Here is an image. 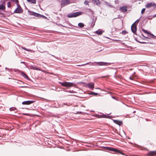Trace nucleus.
I'll list each match as a JSON object with an SVG mask.
<instances>
[{
    "mask_svg": "<svg viewBox=\"0 0 156 156\" xmlns=\"http://www.w3.org/2000/svg\"><path fill=\"white\" fill-rule=\"evenodd\" d=\"M82 14V12H77L68 14L67 15V16L68 18H69L76 17L81 15Z\"/></svg>",
    "mask_w": 156,
    "mask_h": 156,
    "instance_id": "obj_1",
    "label": "nucleus"
},
{
    "mask_svg": "<svg viewBox=\"0 0 156 156\" xmlns=\"http://www.w3.org/2000/svg\"><path fill=\"white\" fill-rule=\"evenodd\" d=\"M89 63L88 64H89L90 66H93V65H98L99 66H107L108 65V64H109L107 62H89Z\"/></svg>",
    "mask_w": 156,
    "mask_h": 156,
    "instance_id": "obj_2",
    "label": "nucleus"
},
{
    "mask_svg": "<svg viewBox=\"0 0 156 156\" xmlns=\"http://www.w3.org/2000/svg\"><path fill=\"white\" fill-rule=\"evenodd\" d=\"M59 83L62 86L67 87H71L74 86L73 83H72L67 82L62 83L59 82Z\"/></svg>",
    "mask_w": 156,
    "mask_h": 156,
    "instance_id": "obj_3",
    "label": "nucleus"
},
{
    "mask_svg": "<svg viewBox=\"0 0 156 156\" xmlns=\"http://www.w3.org/2000/svg\"><path fill=\"white\" fill-rule=\"evenodd\" d=\"M105 148H106V150L116 152L122 155L124 154L123 153L121 152L119 150L116 149L108 147H105Z\"/></svg>",
    "mask_w": 156,
    "mask_h": 156,
    "instance_id": "obj_4",
    "label": "nucleus"
},
{
    "mask_svg": "<svg viewBox=\"0 0 156 156\" xmlns=\"http://www.w3.org/2000/svg\"><path fill=\"white\" fill-rule=\"evenodd\" d=\"M70 3L69 0H62L61 2V7H63Z\"/></svg>",
    "mask_w": 156,
    "mask_h": 156,
    "instance_id": "obj_5",
    "label": "nucleus"
},
{
    "mask_svg": "<svg viewBox=\"0 0 156 156\" xmlns=\"http://www.w3.org/2000/svg\"><path fill=\"white\" fill-rule=\"evenodd\" d=\"M131 30L132 31L134 34H135V33L136 32V24H135V23H133L131 27Z\"/></svg>",
    "mask_w": 156,
    "mask_h": 156,
    "instance_id": "obj_6",
    "label": "nucleus"
},
{
    "mask_svg": "<svg viewBox=\"0 0 156 156\" xmlns=\"http://www.w3.org/2000/svg\"><path fill=\"white\" fill-rule=\"evenodd\" d=\"M94 83L93 82H90L86 84V86L87 87H88L92 90H93L94 88Z\"/></svg>",
    "mask_w": 156,
    "mask_h": 156,
    "instance_id": "obj_7",
    "label": "nucleus"
},
{
    "mask_svg": "<svg viewBox=\"0 0 156 156\" xmlns=\"http://www.w3.org/2000/svg\"><path fill=\"white\" fill-rule=\"evenodd\" d=\"M151 7H156V4L154 3L150 2L147 4L146 5V7L147 8H150Z\"/></svg>",
    "mask_w": 156,
    "mask_h": 156,
    "instance_id": "obj_8",
    "label": "nucleus"
},
{
    "mask_svg": "<svg viewBox=\"0 0 156 156\" xmlns=\"http://www.w3.org/2000/svg\"><path fill=\"white\" fill-rule=\"evenodd\" d=\"M23 12V10L21 8H17L14 11V13H21Z\"/></svg>",
    "mask_w": 156,
    "mask_h": 156,
    "instance_id": "obj_9",
    "label": "nucleus"
},
{
    "mask_svg": "<svg viewBox=\"0 0 156 156\" xmlns=\"http://www.w3.org/2000/svg\"><path fill=\"white\" fill-rule=\"evenodd\" d=\"M34 102V101H27L23 102L22 104L23 105H29L33 103Z\"/></svg>",
    "mask_w": 156,
    "mask_h": 156,
    "instance_id": "obj_10",
    "label": "nucleus"
},
{
    "mask_svg": "<svg viewBox=\"0 0 156 156\" xmlns=\"http://www.w3.org/2000/svg\"><path fill=\"white\" fill-rule=\"evenodd\" d=\"M156 155V151H151L147 153V155L149 156H153Z\"/></svg>",
    "mask_w": 156,
    "mask_h": 156,
    "instance_id": "obj_11",
    "label": "nucleus"
},
{
    "mask_svg": "<svg viewBox=\"0 0 156 156\" xmlns=\"http://www.w3.org/2000/svg\"><path fill=\"white\" fill-rule=\"evenodd\" d=\"M120 10L123 12H125L127 11V7L126 6H123L120 8Z\"/></svg>",
    "mask_w": 156,
    "mask_h": 156,
    "instance_id": "obj_12",
    "label": "nucleus"
},
{
    "mask_svg": "<svg viewBox=\"0 0 156 156\" xmlns=\"http://www.w3.org/2000/svg\"><path fill=\"white\" fill-rule=\"evenodd\" d=\"M142 30L144 33L151 35V37L153 38L155 37V36L153 34H151V33L148 32L146 30H145L144 29H142Z\"/></svg>",
    "mask_w": 156,
    "mask_h": 156,
    "instance_id": "obj_13",
    "label": "nucleus"
},
{
    "mask_svg": "<svg viewBox=\"0 0 156 156\" xmlns=\"http://www.w3.org/2000/svg\"><path fill=\"white\" fill-rule=\"evenodd\" d=\"M100 117L101 118H112V117L111 116L107 115L104 114L100 115Z\"/></svg>",
    "mask_w": 156,
    "mask_h": 156,
    "instance_id": "obj_14",
    "label": "nucleus"
},
{
    "mask_svg": "<svg viewBox=\"0 0 156 156\" xmlns=\"http://www.w3.org/2000/svg\"><path fill=\"white\" fill-rule=\"evenodd\" d=\"M92 1L95 4L97 5H98L100 4V2L99 0H92Z\"/></svg>",
    "mask_w": 156,
    "mask_h": 156,
    "instance_id": "obj_15",
    "label": "nucleus"
},
{
    "mask_svg": "<svg viewBox=\"0 0 156 156\" xmlns=\"http://www.w3.org/2000/svg\"><path fill=\"white\" fill-rule=\"evenodd\" d=\"M114 122L116 124L119 125L120 126L121 124H122V122L121 121H119L117 120H114Z\"/></svg>",
    "mask_w": 156,
    "mask_h": 156,
    "instance_id": "obj_16",
    "label": "nucleus"
},
{
    "mask_svg": "<svg viewBox=\"0 0 156 156\" xmlns=\"http://www.w3.org/2000/svg\"><path fill=\"white\" fill-rule=\"evenodd\" d=\"M21 76L27 79H28V77L24 73L22 72L21 73Z\"/></svg>",
    "mask_w": 156,
    "mask_h": 156,
    "instance_id": "obj_17",
    "label": "nucleus"
},
{
    "mask_svg": "<svg viewBox=\"0 0 156 156\" xmlns=\"http://www.w3.org/2000/svg\"><path fill=\"white\" fill-rule=\"evenodd\" d=\"M5 5L2 4L0 5V10H4L5 9Z\"/></svg>",
    "mask_w": 156,
    "mask_h": 156,
    "instance_id": "obj_18",
    "label": "nucleus"
},
{
    "mask_svg": "<svg viewBox=\"0 0 156 156\" xmlns=\"http://www.w3.org/2000/svg\"><path fill=\"white\" fill-rule=\"evenodd\" d=\"M84 24L83 23H80L78 24V26L80 28L83 27L84 26Z\"/></svg>",
    "mask_w": 156,
    "mask_h": 156,
    "instance_id": "obj_19",
    "label": "nucleus"
},
{
    "mask_svg": "<svg viewBox=\"0 0 156 156\" xmlns=\"http://www.w3.org/2000/svg\"><path fill=\"white\" fill-rule=\"evenodd\" d=\"M29 2H31L32 3L35 4L36 3V0H27Z\"/></svg>",
    "mask_w": 156,
    "mask_h": 156,
    "instance_id": "obj_20",
    "label": "nucleus"
},
{
    "mask_svg": "<svg viewBox=\"0 0 156 156\" xmlns=\"http://www.w3.org/2000/svg\"><path fill=\"white\" fill-rule=\"evenodd\" d=\"M33 15L34 16L37 17H40V14L35 12H33Z\"/></svg>",
    "mask_w": 156,
    "mask_h": 156,
    "instance_id": "obj_21",
    "label": "nucleus"
},
{
    "mask_svg": "<svg viewBox=\"0 0 156 156\" xmlns=\"http://www.w3.org/2000/svg\"><path fill=\"white\" fill-rule=\"evenodd\" d=\"M102 32L101 30H97L96 31V33L99 35H100L102 34Z\"/></svg>",
    "mask_w": 156,
    "mask_h": 156,
    "instance_id": "obj_22",
    "label": "nucleus"
},
{
    "mask_svg": "<svg viewBox=\"0 0 156 156\" xmlns=\"http://www.w3.org/2000/svg\"><path fill=\"white\" fill-rule=\"evenodd\" d=\"M30 68L31 69H35V70H39V69L35 67L34 66H30Z\"/></svg>",
    "mask_w": 156,
    "mask_h": 156,
    "instance_id": "obj_23",
    "label": "nucleus"
},
{
    "mask_svg": "<svg viewBox=\"0 0 156 156\" xmlns=\"http://www.w3.org/2000/svg\"><path fill=\"white\" fill-rule=\"evenodd\" d=\"M21 48L25 50L26 51H31L30 50L28 49L25 48V47H23V46L21 47Z\"/></svg>",
    "mask_w": 156,
    "mask_h": 156,
    "instance_id": "obj_24",
    "label": "nucleus"
},
{
    "mask_svg": "<svg viewBox=\"0 0 156 156\" xmlns=\"http://www.w3.org/2000/svg\"><path fill=\"white\" fill-rule=\"evenodd\" d=\"M7 7L10 8L11 7V3L10 2H9L7 3Z\"/></svg>",
    "mask_w": 156,
    "mask_h": 156,
    "instance_id": "obj_25",
    "label": "nucleus"
},
{
    "mask_svg": "<svg viewBox=\"0 0 156 156\" xmlns=\"http://www.w3.org/2000/svg\"><path fill=\"white\" fill-rule=\"evenodd\" d=\"M90 94L94 95V96H96L98 94V93H94L93 92H92Z\"/></svg>",
    "mask_w": 156,
    "mask_h": 156,
    "instance_id": "obj_26",
    "label": "nucleus"
},
{
    "mask_svg": "<svg viewBox=\"0 0 156 156\" xmlns=\"http://www.w3.org/2000/svg\"><path fill=\"white\" fill-rule=\"evenodd\" d=\"M9 109L10 111H15V110H16V109L15 108H9Z\"/></svg>",
    "mask_w": 156,
    "mask_h": 156,
    "instance_id": "obj_27",
    "label": "nucleus"
},
{
    "mask_svg": "<svg viewBox=\"0 0 156 156\" xmlns=\"http://www.w3.org/2000/svg\"><path fill=\"white\" fill-rule=\"evenodd\" d=\"M84 3L85 5H88L89 4V2L88 1L86 0L84 2Z\"/></svg>",
    "mask_w": 156,
    "mask_h": 156,
    "instance_id": "obj_28",
    "label": "nucleus"
},
{
    "mask_svg": "<svg viewBox=\"0 0 156 156\" xmlns=\"http://www.w3.org/2000/svg\"><path fill=\"white\" fill-rule=\"evenodd\" d=\"M145 8L143 9L141 11V14H143L144 12H145Z\"/></svg>",
    "mask_w": 156,
    "mask_h": 156,
    "instance_id": "obj_29",
    "label": "nucleus"
},
{
    "mask_svg": "<svg viewBox=\"0 0 156 156\" xmlns=\"http://www.w3.org/2000/svg\"><path fill=\"white\" fill-rule=\"evenodd\" d=\"M89 63H87L86 64H82V65H77V66H84L85 65H87V64H88Z\"/></svg>",
    "mask_w": 156,
    "mask_h": 156,
    "instance_id": "obj_30",
    "label": "nucleus"
},
{
    "mask_svg": "<svg viewBox=\"0 0 156 156\" xmlns=\"http://www.w3.org/2000/svg\"><path fill=\"white\" fill-rule=\"evenodd\" d=\"M66 92H69V93H74V91H73V90H72V91H71V90H66Z\"/></svg>",
    "mask_w": 156,
    "mask_h": 156,
    "instance_id": "obj_31",
    "label": "nucleus"
},
{
    "mask_svg": "<svg viewBox=\"0 0 156 156\" xmlns=\"http://www.w3.org/2000/svg\"><path fill=\"white\" fill-rule=\"evenodd\" d=\"M40 17H43V18H46V17L45 16H44L43 15H41V14H40Z\"/></svg>",
    "mask_w": 156,
    "mask_h": 156,
    "instance_id": "obj_32",
    "label": "nucleus"
},
{
    "mask_svg": "<svg viewBox=\"0 0 156 156\" xmlns=\"http://www.w3.org/2000/svg\"><path fill=\"white\" fill-rule=\"evenodd\" d=\"M133 78H134L132 76H130L129 78V80H133Z\"/></svg>",
    "mask_w": 156,
    "mask_h": 156,
    "instance_id": "obj_33",
    "label": "nucleus"
},
{
    "mask_svg": "<svg viewBox=\"0 0 156 156\" xmlns=\"http://www.w3.org/2000/svg\"><path fill=\"white\" fill-rule=\"evenodd\" d=\"M106 5H108V6L111 7H112V6L111 5H110L108 3V2H106Z\"/></svg>",
    "mask_w": 156,
    "mask_h": 156,
    "instance_id": "obj_34",
    "label": "nucleus"
},
{
    "mask_svg": "<svg viewBox=\"0 0 156 156\" xmlns=\"http://www.w3.org/2000/svg\"><path fill=\"white\" fill-rule=\"evenodd\" d=\"M139 20V19H138L134 23H135V24H136V23H137L138 22V21Z\"/></svg>",
    "mask_w": 156,
    "mask_h": 156,
    "instance_id": "obj_35",
    "label": "nucleus"
},
{
    "mask_svg": "<svg viewBox=\"0 0 156 156\" xmlns=\"http://www.w3.org/2000/svg\"><path fill=\"white\" fill-rule=\"evenodd\" d=\"M17 8H21L20 5L19 4V3L17 4Z\"/></svg>",
    "mask_w": 156,
    "mask_h": 156,
    "instance_id": "obj_36",
    "label": "nucleus"
},
{
    "mask_svg": "<svg viewBox=\"0 0 156 156\" xmlns=\"http://www.w3.org/2000/svg\"><path fill=\"white\" fill-rule=\"evenodd\" d=\"M123 34H126V31L125 30L122 31V32Z\"/></svg>",
    "mask_w": 156,
    "mask_h": 156,
    "instance_id": "obj_37",
    "label": "nucleus"
},
{
    "mask_svg": "<svg viewBox=\"0 0 156 156\" xmlns=\"http://www.w3.org/2000/svg\"><path fill=\"white\" fill-rule=\"evenodd\" d=\"M88 9V10H89V12H93L92 10L91 9Z\"/></svg>",
    "mask_w": 156,
    "mask_h": 156,
    "instance_id": "obj_38",
    "label": "nucleus"
},
{
    "mask_svg": "<svg viewBox=\"0 0 156 156\" xmlns=\"http://www.w3.org/2000/svg\"><path fill=\"white\" fill-rule=\"evenodd\" d=\"M18 0H16V4L18 3Z\"/></svg>",
    "mask_w": 156,
    "mask_h": 156,
    "instance_id": "obj_39",
    "label": "nucleus"
},
{
    "mask_svg": "<svg viewBox=\"0 0 156 156\" xmlns=\"http://www.w3.org/2000/svg\"><path fill=\"white\" fill-rule=\"evenodd\" d=\"M142 36H143V37H145L146 38H147V39H150V38H148V37H144V35L143 34H142Z\"/></svg>",
    "mask_w": 156,
    "mask_h": 156,
    "instance_id": "obj_40",
    "label": "nucleus"
},
{
    "mask_svg": "<svg viewBox=\"0 0 156 156\" xmlns=\"http://www.w3.org/2000/svg\"><path fill=\"white\" fill-rule=\"evenodd\" d=\"M112 98H113L114 99H116L115 98V97H114V96H112Z\"/></svg>",
    "mask_w": 156,
    "mask_h": 156,
    "instance_id": "obj_41",
    "label": "nucleus"
},
{
    "mask_svg": "<svg viewBox=\"0 0 156 156\" xmlns=\"http://www.w3.org/2000/svg\"><path fill=\"white\" fill-rule=\"evenodd\" d=\"M156 16V14H154L153 16V17H155Z\"/></svg>",
    "mask_w": 156,
    "mask_h": 156,
    "instance_id": "obj_42",
    "label": "nucleus"
},
{
    "mask_svg": "<svg viewBox=\"0 0 156 156\" xmlns=\"http://www.w3.org/2000/svg\"><path fill=\"white\" fill-rule=\"evenodd\" d=\"M141 43L142 44H145V43H146L145 42H141Z\"/></svg>",
    "mask_w": 156,
    "mask_h": 156,
    "instance_id": "obj_43",
    "label": "nucleus"
},
{
    "mask_svg": "<svg viewBox=\"0 0 156 156\" xmlns=\"http://www.w3.org/2000/svg\"><path fill=\"white\" fill-rule=\"evenodd\" d=\"M25 63V62H21V63Z\"/></svg>",
    "mask_w": 156,
    "mask_h": 156,
    "instance_id": "obj_44",
    "label": "nucleus"
},
{
    "mask_svg": "<svg viewBox=\"0 0 156 156\" xmlns=\"http://www.w3.org/2000/svg\"><path fill=\"white\" fill-rule=\"evenodd\" d=\"M52 55V56H53V57H55V56L54 55Z\"/></svg>",
    "mask_w": 156,
    "mask_h": 156,
    "instance_id": "obj_45",
    "label": "nucleus"
},
{
    "mask_svg": "<svg viewBox=\"0 0 156 156\" xmlns=\"http://www.w3.org/2000/svg\"><path fill=\"white\" fill-rule=\"evenodd\" d=\"M135 112H135V111H134V112H133V113H135Z\"/></svg>",
    "mask_w": 156,
    "mask_h": 156,
    "instance_id": "obj_46",
    "label": "nucleus"
},
{
    "mask_svg": "<svg viewBox=\"0 0 156 156\" xmlns=\"http://www.w3.org/2000/svg\"><path fill=\"white\" fill-rule=\"evenodd\" d=\"M94 24H95V23H94V25H93V27L94 26Z\"/></svg>",
    "mask_w": 156,
    "mask_h": 156,
    "instance_id": "obj_47",
    "label": "nucleus"
},
{
    "mask_svg": "<svg viewBox=\"0 0 156 156\" xmlns=\"http://www.w3.org/2000/svg\"><path fill=\"white\" fill-rule=\"evenodd\" d=\"M111 113H109V114H108V115H109V114H110Z\"/></svg>",
    "mask_w": 156,
    "mask_h": 156,
    "instance_id": "obj_48",
    "label": "nucleus"
}]
</instances>
